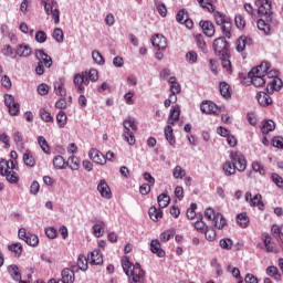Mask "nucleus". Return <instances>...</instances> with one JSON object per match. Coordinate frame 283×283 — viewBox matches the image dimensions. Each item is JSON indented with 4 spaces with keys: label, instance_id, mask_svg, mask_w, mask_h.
<instances>
[{
    "label": "nucleus",
    "instance_id": "obj_1",
    "mask_svg": "<svg viewBox=\"0 0 283 283\" xmlns=\"http://www.w3.org/2000/svg\"><path fill=\"white\" fill-rule=\"evenodd\" d=\"M122 268L125 275H127L129 283H138L145 277V270L140 268V263L134 265L129 262V258L127 256H123Z\"/></svg>",
    "mask_w": 283,
    "mask_h": 283
},
{
    "label": "nucleus",
    "instance_id": "obj_2",
    "mask_svg": "<svg viewBox=\"0 0 283 283\" xmlns=\"http://www.w3.org/2000/svg\"><path fill=\"white\" fill-rule=\"evenodd\" d=\"M268 70H271V64L269 62H263L261 65L253 67L249 72L248 78L251 80V83L254 85V87H262V85H265L266 77L264 74H266Z\"/></svg>",
    "mask_w": 283,
    "mask_h": 283
},
{
    "label": "nucleus",
    "instance_id": "obj_3",
    "mask_svg": "<svg viewBox=\"0 0 283 283\" xmlns=\"http://www.w3.org/2000/svg\"><path fill=\"white\" fill-rule=\"evenodd\" d=\"M15 169L17 166L13 160H0V175H2L11 185H17L19 182V176L14 171Z\"/></svg>",
    "mask_w": 283,
    "mask_h": 283
},
{
    "label": "nucleus",
    "instance_id": "obj_4",
    "mask_svg": "<svg viewBox=\"0 0 283 283\" xmlns=\"http://www.w3.org/2000/svg\"><path fill=\"white\" fill-rule=\"evenodd\" d=\"M123 138L130 146L136 145V136H134L138 132V126L133 118H127L123 122Z\"/></svg>",
    "mask_w": 283,
    "mask_h": 283
},
{
    "label": "nucleus",
    "instance_id": "obj_5",
    "mask_svg": "<svg viewBox=\"0 0 283 283\" xmlns=\"http://www.w3.org/2000/svg\"><path fill=\"white\" fill-rule=\"evenodd\" d=\"M264 76L266 78V92L268 94H273L274 92H280L282 90V78L277 77V71L276 70H271L266 71L264 73Z\"/></svg>",
    "mask_w": 283,
    "mask_h": 283
},
{
    "label": "nucleus",
    "instance_id": "obj_6",
    "mask_svg": "<svg viewBox=\"0 0 283 283\" xmlns=\"http://www.w3.org/2000/svg\"><path fill=\"white\" fill-rule=\"evenodd\" d=\"M214 21L216 24L221 28L222 33L224 34L226 39H231V18H229L227 14L216 11L214 12Z\"/></svg>",
    "mask_w": 283,
    "mask_h": 283
},
{
    "label": "nucleus",
    "instance_id": "obj_7",
    "mask_svg": "<svg viewBox=\"0 0 283 283\" xmlns=\"http://www.w3.org/2000/svg\"><path fill=\"white\" fill-rule=\"evenodd\" d=\"M42 6L44 7V12L48 17H52L55 25L61 23V10H59V2L56 0H51L48 2L42 0Z\"/></svg>",
    "mask_w": 283,
    "mask_h": 283
},
{
    "label": "nucleus",
    "instance_id": "obj_8",
    "mask_svg": "<svg viewBox=\"0 0 283 283\" xmlns=\"http://www.w3.org/2000/svg\"><path fill=\"white\" fill-rule=\"evenodd\" d=\"M205 218L209 220L210 222H213L214 227L217 229H224L227 227V219H224V216L222 213L217 212L213 210V208H207L205 211Z\"/></svg>",
    "mask_w": 283,
    "mask_h": 283
},
{
    "label": "nucleus",
    "instance_id": "obj_9",
    "mask_svg": "<svg viewBox=\"0 0 283 283\" xmlns=\"http://www.w3.org/2000/svg\"><path fill=\"white\" fill-rule=\"evenodd\" d=\"M230 159L237 167V171H247V158H244V155L239 151H232L230 154Z\"/></svg>",
    "mask_w": 283,
    "mask_h": 283
},
{
    "label": "nucleus",
    "instance_id": "obj_10",
    "mask_svg": "<svg viewBox=\"0 0 283 283\" xmlns=\"http://www.w3.org/2000/svg\"><path fill=\"white\" fill-rule=\"evenodd\" d=\"M212 48L219 56H224L227 52H229V42H227V39L221 36L213 41Z\"/></svg>",
    "mask_w": 283,
    "mask_h": 283
},
{
    "label": "nucleus",
    "instance_id": "obj_11",
    "mask_svg": "<svg viewBox=\"0 0 283 283\" xmlns=\"http://www.w3.org/2000/svg\"><path fill=\"white\" fill-rule=\"evenodd\" d=\"M97 191L101 196V198H104L105 200H112V188H109V185L105 179H101L97 184Z\"/></svg>",
    "mask_w": 283,
    "mask_h": 283
},
{
    "label": "nucleus",
    "instance_id": "obj_12",
    "mask_svg": "<svg viewBox=\"0 0 283 283\" xmlns=\"http://www.w3.org/2000/svg\"><path fill=\"white\" fill-rule=\"evenodd\" d=\"M4 105L8 107L9 114L11 116H17L19 114V103L14 102V96H12L11 94L4 95Z\"/></svg>",
    "mask_w": 283,
    "mask_h": 283
},
{
    "label": "nucleus",
    "instance_id": "obj_13",
    "mask_svg": "<svg viewBox=\"0 0 283 283\" xmlns=\"http://www.w3.org/2000/svg\"><path fill=\"white\" fill-rule=\"evenodd\" d=\"M73 83L80 92H83V90H85V87H83V84L84 85H90V80L87 78V73H77V74H75L74 78H73Z\"/></svg>",
    "mask_w": 283,
    "mask_h": 283
},
{
    "label": "nucleus",
    "instance_id": "obj_14",
    "mask_svg": "<svg viewBox=\"0 0 283 283\" xmlns=\"http://www.w3.org/2000/svg\"><path fill=\"white\" fill-rule=\"evenodd\" d=\"M34 54L39 63H42V65H45L46 67H52V57L45 53V51L38 49L35 50Z\"/></svg>",
    "mask_w": 283,
    "mask_h": 283
},
{
    "label": "nucleus",
    "instance_id": "obj_15",
    "mask_svg": "<svg viewBox=\"0 0 283 283\" xmlns=\"http://www.w3.org/2000/svg\"><path fill=\"white\" fill-rule=\"evenodd\" d=\"M200 109L203 114H213L214 116L219 114L218 105L211 101L202 102Z\"/></svg>",
    "mask_w": 283,
    "mask_h": 283
},
{
    "label": "nucleus",
    "instance_id": "obj_16",
    "mask_svg": "<svg viewBox=\"0 0 283 283\" xmlns=\"http://www.w3.org/2000/svg\"><path fill=\"white\" fill-rule=\"evenodd\" d=\"M255 6L258 8V13L261 14V17L271 14V2H269V0H256Z\"/></svg>",
    "mask_w": 283,
    "mask_h": 283
},
{
    "label": "nucleus",
    "instance_id": "obj_17",
    "mask_svg": "<svg viewBox=\"0 0 283 283\" xmlns=\"http://www.w3.org/2000/svg\"><path fill=\"white\" fill-rule=\"evenodd\" d=\"M88 158L97 165H105V155L96 148H91L88 151Z\"/></svg>",
    "mask_w": 283,
    "mask_h": 283
},
{
    "label": "nucleus",
    "instance_id": "obj_18",
    "mask_svg": "<svg viewBox=\"0 0 283 283\" xmlns=\"http://www.w3.org/2000/svg\"><path fill=\"white\" fill-rule=\"evenodd\" d=\"M151 43L157 50H167V38L163 34H155L151 39Z\"/></svg>",
    "mask_w": 283,
    "mask_h": 283
},
{
    "label": "nucleus",
    "instance_id": "obj_19",
    "mask_svg": "<svg viewBox=\"0 0 283 283\" xmlns=\"http://www.w3.org/2000/svg\"><path fill=\"white\" fill-rule=\"evenodd\" d=\"M31 55H32V48H30V45L22 43L17 46L15 56L28 59V56H31Z\"/></svg>",
    "mask_w": 283,
    "mask_h": 283
},
{
    "label": "nucleus",
    "instance_id": "obj_20",
    "mask_svg": "<svg viewBox=\"0 0 283 283\" xmlns=\"http://www.w3.org/2000/svg\"><path fill=\"white\" fill-rule=\"evenodd\" d=\"M256 101L261 107H269V105L273 104V99L271 98V95L266 92H259L256 94Z\"/></svg>",
    "mask_w": 283,
    "mask_h": 283
},
{
    "label": "nucleus",
    "instance_id": "obj_21",
    "mask_svg": "<svg viewBox=\"0 0 283 283\" xmlns=\"http://www.w3.org/2000/svg\"><path fill=\"white\" fill-rule=\"evenodd\" d=\"M178 120H180V106L176 105L171 107L167 123L174 126Z\"/></svg>",
    "mask_w": 283,
    "mask_h": 283
},
{
    "label": "nucleus",
    "instance_id": "obj_22",
    "mask_svg": "<svg viewBox=\"0 0 283 283\" xmlns=\"http://www.w3.org/2000/svg\"><path fill=\"white\" fill-rule=\"evenodd\" d=\"M200 28L202 29L203 34L206 36H213L216 34V27L213 25V22L211 21H200L199 23Z\"/></svg>",
    "mask_w": 283,
    "mask_h": 283
},
{
    "label": "nucleus",
    "instance_id": "obj_23",
    "mask_svg": "<svg viewBox=\"0 0 283 283\" xmlns=\"http://www.w3.org/2000/svg\"><path fill=\"white\" fill-rule=\"evenodd\" d=\"M54 92L57 96H66L65 78L61 77L54 82Z\"/></svg>",
    "mask_w": 283,
    "mask_h": 283
},
{
    "label": "nucleus",
    "instance_id": "obj_24",
    "mask_svg": "<svg viewBox=\"0 0 283 283\" xmlns=\"http://www.w3.org/2000/svg\"><path fill=\"white\" fill-rule=\"evenodd\" d=\"M88 262L92 265H101L103 264V254L98 250H94L88 254Z\"/></svg>",
    "mask_w": 283,
    "mask_h": 283
},
{
    "label": "nucleus",
    "instance_id": "obj_25",
    "mask_svg": "<svg viewBox=\"0 0 283 283\" xmlns=\"http://www.w3.org/2000/svg\"><path fill=\"white\" fill-rule=\"evenodd\" d=\"M106 227L107 223H105V221H98L93 226V235H95V238H103Z\"/></svg>",
    "mask_w": 283,
    "mask_h": 283
},
{
    "label": "nucleus",
    "instance_id": "obj_26",
    "mask_svg": "<svg viewBox=\"0 0 283 283\" xmlns=\"http://www.w3.org/2000/svg\"><path fill=\"white\" fill-rule=\"evenodd\" d=\"M165 138L171 145V147L176 146V136L174 135V128L171 125H167L164 129Z\"/></svg>",
    "mask_w": 283,
    "mask_h": 283
},
{
    "label": "nucleus",
    "instance_id": "obj_27",
    "mask_svg": "<svg viewBox=\"0 0 283 283\" xmlns=\"http://www.w3.org/2000/svg\"><path fill=\"white\" fill-rule=\"evenodd\" d=\"M251 44V38L242 35L237 41V52H244L247 45Z\"/></svg>",
    "mask_w": 283,
    "mask_h": 283
},
{
    "label": "nucleus",
    "instance_id": "obj_28",
    "mask_svg": "<svg viewBox=\"0 0 283 283\" xmlns=\"http://www.w3.org/2000/svg\"><path fill=\"white\" fill-rule=\"evenodd\" d=\"M222 170L224 176H233L238 170L235 164L233 161H226L222 166Z\"/></svg>",
    "mask_w": 283,
    "mask_h": 283
},
{
    "label": "nucleus",
    "instance_id": "obj_29",
    "mask_svg": "<svg viewBox=\"0 0 283 283\" xmlns=\"http://www.w3.org/2000/svg\"><path fill=\"white\" fill-rule=\"evenodd\" d=\"M150 251L158 255V258H165V251L160 249V241L157 239L150 242Z\"/></svg>",
    "mask_w": 283,
    "mask_h": 283
},
{
    "label": "nucleus",
    "instance_id": "obj_30",
    "mask_svg": "<svg viewBox=\"0 0 283 283\" xmlns=\"http://www.w3.org/2000/svg\"><path fill=\"white\" fill-rule=\"evenodd\" d=\"M23 163L27 167H30V168L36 167V159L34 158V156L30 150H27L23 154Z\"/></svg>",
    "mask_w": 283,
    "mask_h": 283
},
{
    "label": "nucleus",
    "instance_id": "obj_31",
    "mask_svg": "<svg viewBox=\"0 0 283 283\" xmlns=\"http://www.w3.org/2000/svg\"><path fill=\"white\" fill-rule=\"evenodd\" d=\"M157 201L159 205V209H167L169 207V202H171V198L167 192H164L157 197Z\"/></svg>",
    "mask_w": 283,
    "mask_h": 283
},
{
    "label": "nucleus",
    "instance_id": "obj_32",
    "mask_svg": "<svg viewBox=\"0 0 283 283\" xmlns=\"http://www.w3.org/2000/svg\"><path fill=\"white\" fill-rule=\"evenodd\" d=\"M8 272L14 282H21V271H19V266L15 264L9 265Z\"/></svg>",
    "mask_w": 283,
    "mask_h": 283
},
{
    "label": "nucleus",
    "instance_id": "obj_33",
    "mask_svg": "<svg viewBox=\"0 0 283 283\" xmlns=\"http://www.w3.org/2000/svg\"><path fill=\"white\" fill-rule=\"evenodd\" d=\"M149 218L153 219L154 222H158L160 218H163V210L159 208H156V206H153L148 210Z\"/></svg>",
    "mask_w": 283,
    "mask_h": 283
},
{
    "label": "nucleus",
    "instance_id": "obj_34",
    "mask_svg": "<svg viewBox=\"0 0 283 283\" xmlns=\"http://www.w3.org/2000/svg\"><path fill=\"white\" fill-rule=\"evenodd\" d=\"M266 275L270 277H273L276 282H280L282 280V274H280V270H277V266L271 265L266 268Z\"/></svg>",
    "mask_w": 283,
    "mask_h": 283
},
{
    "label": "nucleus",
    "instance_id": "obj_35",
    "mask_svg": "<svg viewBox=\"0 0 283 283\" xmlns=\"http://www.w3.org/2000/svg\"><path fill=\"white\" fill-rule=\"evenodd\" d=\"M186 176H187V170H185L182 166L177 165L172 169V178H175V180H182V178H185Z\"/></svg>",
    "mask_w": 283,
    "mask_h": 283
},
{
    "label": "nucleus",
    "instance_id": "obj_36",
    "mask_svg": "<svg viewBox=\"0 0 283 283\" xmlns=\"http://www.w3.org/2000/svg\"><path fill=\"white\" fill-rule=\"evenodd\" d=\"M63 283H74V271L70 269H64L62 271V280Z\"/></svg>",
    "mask_w": 283,
    "mask_h": 283
},
{
    "label": "nucleus",
    "instance_id": "obj_37",
    "mask_svg": "<svg viewBox=\"0 0 283 283\" xmlns=\"http://www.w3.org/2000/svg\"><path fill=\"white\" fill-rule=\"evenodd\" d=\"M53 166L55 169H67V164L65 163V158L63 156L57 155L53 158Z\"/></svg>",
    "mask_w": 283,
    "mask_h": 283
},
{
    "label": "nucleus",
    "instance_id": "obj_38",
    "mask_svg": "<svg viewBox=\"0 0 283 283\" xmlns=\"http://www.w3.org/2000/svg\"><path fill=\"white\" fill-rule=\"evenodd\" d=\"M256 28L260 32H263V34H271V25L263 19L256 21Z\"/></svg>",
    "mask_w": 283,
    "mask_h": 283
},
{
    "label": "nucleus",
    "instance_id": "obj_39",
    "mask_svg": "<svg viewBox=\"0 0 283 283\" xmlns=\"http://www.w3.org/2000/svg\"><path fill=\"white\" fill-rule=\"evenodd\" d=\"M66 164L69 165L70 169H72V171H78L81 167V161L76 156H70Z\"/></svg>",
    "mask_w": 283,
    "mask_h": 283
},
{
    "label": "nucleus",
    "instance_id": "obj_40",
    "mask_svg": "<svg viewBox=\"0 0 283 283\" xmlns=\"http://www.w3.org/2000/svg\"><path fill=\"white\" fill-rule=\"evenodd\" d=\"M275 129V122L269 119L262 123L261 132L263 135L269 134V132H273Z\"/></svg>",
    "mask_w": 283,
    "mask_h": 283
},
{
    "label": "nucleus",
    "instance_id": "obj_41",
    "mask_svg": "<svg viewBox=\"0 0 283 283\" xmlns=\"http://www.w3.org/2000/svg\"><path fill=\"white\" fill-rule=\"evenodd\" d=\"M197 1L202 8H206L208 12H216V6H213V3H216V1L218 0H197Z\"/></svg>",
    "mask_w": 283,
    "mask_h": 283
},
{
    "label": "nucleus",
    "instance_id": "obj_42",
    "mask_svg": "<svg viewBox=\"0 0 283 283\" xmlns=\"http://www.w3.org/2000/svg\"><path fill=\"white\" fill-rule=\"evenodd\" d=\"M250 207H259L262 211L264 209V203L262 202V195L258 193L250 200Z\"/></svg>",
    "mask_w": 283,
    "mask_h": 283
},
{
    "label": "nucleus",
    "instance_id": "obj_43",
    "mask_svg": "<svg viewBox=\"0 0 283 283\" xmlns=\"http://www.w3.org/2000/svg\"><path fill=\"white\" fill-rule=\"evenodd\" d=\"M56 122L60 127V129H63L65 125H67V115H65V112L60 111L56 115Z\"/></svg>",
    "mask_w": 283,
    "mask_h": 283
},
{
    "label": "nucleus",
    "instance_id": "obj_44",
    "mask_svg": "<svg viewBox=\"0 0 283 283\" xmlns=\"http://www.w3.org/2000/svg\"><path fill=\"white\" fill-rule=\"evenodd\" d=\"M2 54L3 56H8L9 59H17V51L10 44H6L2 48Z\"/></svg>",
    "mask_w": 283,
    "mask_h": 283
},
{
    "label": "nucleus",
    "instance_id": "obj_45",
    "mask_svg": "<svg viewBox=\"0 0 283 283\" xmlns=\"http://www.w3.org/2000/svg\"><path fill=\"white\" fill-rule=\"evenodd\" d=\"M9 251H12L17 258H20L23 253V245L21 243H12L8 245Z\"/></svg>",
    "mask_w": 283,
    "mask_h": 283
},
{
    "label": "nucleus",
    "instance_id": "obj_46",
    "mask_svg": "<svg viewBox=\"0 0 283 283\" xmlns=\"http://www.w3.org/2000/svg\"><path fill=\"white\" fill-rule=\"evenodd\" d=\"M237 222L241 226L242 229H247L249 227V216L247 213H240L237 216Z\"/></svg>",
    "mask_w": 283,
    "mask_h": 283
},
{
    "label": "nucleus",
    "instance_id": "obj_47",
    "mask_svg": "<svg viewBox=\"0 0 283 283\" xmlns=\"http://www.w3.org/2000/svg\"><path fill=\"white\" fill-rule=\"evenodd\" d=\"M92 59L94 63H96V65H105V57L103 56V54H101V52L94 50L92 52Z\"/></svg>",
    "mask_w": 283,
    "mask_h": 283
},
{
    "label": "nucleus",
    "instance_id": "obj_48",
    "mask_svg": "<svg viewBox=\"0 0 283 283\" xmlns=\"http://www.w3.org/2000/svg\"><path fill=\"white\" fill-rule=\"evenodd\" d=\"M174 235H176V230H174V229L166 230L159 237L160 242H169V240H171V238H174Z\"/></svg>",
    "mask_w": 283,
    "mask_h": 283
},
{
    "label": "nucleus",
    "instance_id": "obj_49",
    "mask_svg": "<svg viewBox=\"0 0 283 283\" xmlns=\"http://www.w3.org/2000/svg\"><path fill=\"white\" fill-rule=\"evenodd\" d=\"M38 145L41 147L42 151L44 154H50V145L48 144V140L43 136L38 137Z\"/></svg>",
    "mask_w": 283,
    "mask_h": 283
},
{
    "label": "nucleus",
    "instance_id": "obj_50",
    "mask_svg": "<svg viewBox=\"0 0 283 283\" xmlns=\"http://www.w3.org/2000/svg\"><path fill=\"white\" fill-rule=\"evenodd\" d=\"M186 61L189 65H196V63H198V53L195 51L186 53Z\"/></svg>",
    "mask_w": 283,
    "mask_h": 283
},
{
    "label": "nucleus",
    "instance_id": "obj_51",
    "mask_svg": "<svg viewBox=\"0 0 283 283\" xmlns=\"http://www.w3.org/2000/svg\"><path fill=\"white\" fill-rule=\"evenodd\" d=\"M87 258L83 254H80L77 258V266L81 271H86L87 270Z\"/></svg>",
    "mask_w": 283,
    "mask_h": 283
},
{
    "label": "nucleus",
    "instance_id": "obj_52",
    "mask_svg": "<svg viewBox=\"0 0 283 283\" xmlns=\"http://www.w3.org/2000/svg\"><path fill=\"white\" fill-rule=\"evenodd\" d=\"M219 247H221V249H224L226 251H231V249H233V240L221 239L219 241Z\"/></svg>",
    "mask_w": 283,
    "mask_h": 283
},
{
    "label": "nucleus",
    "instance_id": "obj_53",
    "mask_svg": "<svg viewBox=\"0 0 283 283\" xmlns=\"http://www.w3.org/2000/svg\"><path fill=\"white\" fill-rule=\"evenodd\" d=\"M219 87L223 98H229V96H231V91H229V84L227 82H221Z\"/></svg>",
    "mask_w": 283,
    "mask_h": 283
},
{
    "label": "nucleus",
    "instance_id": "obj_54",
    "mask_svg": "<svg viewBox=\"0 0 283 283\" xmlns=\"http://www.w3.org/2000/svg\"><path fill=\"white\" fill-rule=\"evenodd\" d=\"M24 242L29 244V247H38L39 245V237L36 234H28Z\"/></svg>",
    "mask_w": 283,
    "mask_h": 283
},
{
    "label": "nucleus",
    "instance_id": "obj_55",
    "mask_svg": "<svg viewBox=\"0 0 283 283\" xmlns=\"http://www.w3.org/2000/svg\"><path fill=\"white\" fill-rule=\"evenodd\" d=\"M210 265H211L212 269H214L216 274L218 275V277H221L223 271H222V265H220V264L218 263V259H212V260L210 261Z\"/></svg>",
    "mask_w": 283,
    "mask_h": 283
},
{
    "label": "nucleus",
    "instance_id": "obj_56",
    "mask_svg": "<svg viewBox=\"0 0 283 283\" xmlns=\"http://www.w3.org/2000/svg\"><path fill=\"white\" fill-rule=\"evenodd\" d=\"M252 169L256 174H260V176H264L266 174V170L264 169V166L260 164V161H253L252 163Z\"/></svg>",
    "mask_w": 283,
    "mask_h": 283
},
{
    "label": "nucleus",
    "instance_id": "obj_57",
    "mask_svg": "<svg viewBox=\"0 0 283 283\" xmlns=\"http://www.w3.org/2000/svg\"><path fill=\"white\" fill-rule=\"evenodd\" d=\"M44 232L50 240H55L56 235H59V230L54 227L45 228Z\"/></svg>",
    "mask_w": 283,
    "mask_h": 283
},
{
    "label": "nucleus",
    "instance_id": "obj_58",
    "mask_svg": "<svg viewBox=\"0 0 283 283\" xmlns=\"http://www.w3.org/2000/svg\"><path fill=\"white\" fill-rule=\"evenodd\" d=\"M234 22L239 30H244L247 21H244V17H242V14H237L234 18Z\"/></svg>",
    "mask_w": 283,
    "mask_h": 283
},
{
    "label": "nucleus",
    "instance_id": "obj_59",
    "mask_svg": "<svg viewBox=\"0 0 283 283\" xmlns=\"http://www.w3.org/2000/svg\"><path fill=\"white\" fill-rule=\"evenodd\" d=\"M40 117L42 118V120H44V123H52L54 120L52 115L44 108L40 109Z\"/></svg>",
    "mask_w": 283,
    "mask_h": 283
},
{
    "label": "nucleus",
    "instance_id": "obj_60",
    "mask_svg": "<svg viewBox=\"0 0 283 283\" xmlns=\"http://www.w3.org/2000/svg\"><path fill=\"white\" fill-rule=\"evenodd\" d=\"M203 233L206 235V240L209 242H213V240H216V230L213 228L208 227Z\"/></svg>",
    "mask_w": 283,
    "mask_h": 283
},
{
    "label": "nucleus",
    "instance_id": "obj_61",
    "mask_svg": "<svg viewBox=\"0 0 283 283\" xmlns=\"http://www.w3.org/2000/svg\"><path fill=\"white\" fill-rule=\"evenodd\" d=\"M63 30L61 28H56L53 31V39L57 42V43H63Z\"/></svg>",
    "mask_w": 283,
    "mask_h": 283
},
{
    "label": "nucleus",
    "instance_id": "obj_62",
    "mask_svg": "<svg viewBox=\"0 0 283 283\" xmlns=\"http://www.w3.org/2000/svg\"><path fill=\"white\" fill-rule=\"evenodd\" d=\"M193 227H195L196 231H199L200 233H203L206 231V229L208 228L207 223H205V221H202V218H200V220L195 222Z\"/></svg>",
    "mask_w": 283,
    "mask_h": 283
},
{
    "label": "nucleus",
    "instance_id": "obj_63",
    "mask_svg": "<svg viewBox=\"0 0 283 283\" xmlns=\"http://www.w3.org/2000/svg\"><path fill=\"white\" fill-rule=\"evenodd\" d=\"M35 41L36 43H45L48 41V34L44 31L35 32Z\"/></svg>",
    "mask_w": 283,
    "mask_h": 283
},
{
    "label": "nucleus",
    "instance_id": "obj_64",
    "mask_svg": "<svg viewBox=\"0 0 283 283\" xmlns=\"http://www.w3.org/2000/svg\"><path fill=\"white\" fill-rule=\"evenodd\" d=\"M271 179L273 182H275L276 187H280V189L283 188V179L277 174H272Z\"/></svg>",
    "mask_w": 283,
    "mask_h": 283
}]
</instances>
